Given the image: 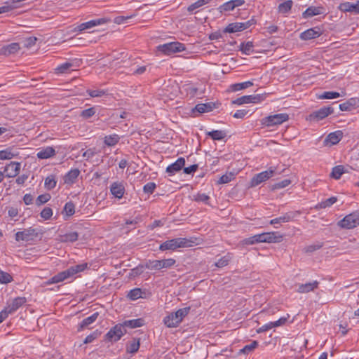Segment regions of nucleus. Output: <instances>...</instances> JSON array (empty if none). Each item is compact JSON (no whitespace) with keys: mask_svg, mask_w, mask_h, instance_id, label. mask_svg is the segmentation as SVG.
<instances>
[{"mask_svg":"<svg viewBox=\"0 0 359 359\" xmlns=\"http://www.w3.org/2000/svg\"><path fill=\"white\" fill-rule=\"evenodd\" d=\"M196 238H177L171 240H168L161 243L159 246V249L162 251L165 250H175L177 248H190L196 245L195 241Z\"/></svg>","mask_w":359,"mask_h":359,"instance_id":"nucleus-1","label":"nucleus"},{"mask_svg":"<svg viewBox=\"0 0 359 359\" xmlns=\"http://www.w3.org/2000/svg\"><path fill=\"white\" fill-rule=\"evenodd\" d=\"M190 307L180 309L176 312L171 313L165 317L163 322L168 327H176L182 319L188 315Z\"/></svg>","mask_w":359,"mask_h":359,"instance_id":"nucleus-2","label":"nucleus"},{"mask_svg":"<svg viewBox=\"0 0 359 359\" xmlns=\"http://www.w3.org/2000/svg\"><path fill=\"white\" fill-rule=\"evenodd\" d=\"M86 264H84L71 266L67 270L60 272L52 277V280L53 282H56L57 283L64 281L65 280L72 277L77 273L83 271L86 268Z\"/></svg>","mask_w":359,"mask_h":359,"instance_id":"nucleus-3","label":"nucleus"},{"mask_svg":"<svg viewBox=\"0 0 359 359\" xmlns=\"http://www.w3.org/2000/svg\"><path fill=\"white\" fill-rule=\"evenodd\" d=\"M250 24H229V25L222 31L218 30L210 34V40L219 39L222 37V33H234L243 31L249 27Z\"/></svg>","mask_w":359,"mask_h":359,"instance_id":"nucleus-4","label":"nucleus"},{"mask_svg":"<svg viewBox=\"0 0 359 359\" xmlns=\"http://www.w3.org/2000/svg\"><path fill=\"white\" fill-rule=\"evenodd\" d=\"M338 225L343 229H351L359 225V212H353L345 216L338 222Z\"/></svg>","mask_w":359,"mask_h":359,"instance_id":"nucleus-5","label":"nucleus"},{"mask_svg":"<svg viewBox=\"0 0 359 359\" xmlns=\"http://www.w3.org/2000/svg\"><path fill=\"white\" fill-rule=\"evenodd\" d=\"M158 50L166 54L170 55L172 53L182 52L185 49L184 44L180 42H170L159 45L157 47Z\"/></svg>","mask_w":359,"mask_h":359,"instance_id":"nucleus-6","label":"nucleus"},{"mask_svg":"<svg viewBox=\"0 0 359 359\" xmlns=\"http://www.w3.org/2000/svg\"><path fill=\"white\" fill-rule=\"evenodd\" d=\"M276 169L271 167L267 170L255 175L250 180V187H255L273 176Z\"/></svg>","mask_w":359,"mask_h":359,"instance_id":"nucleus-7","label":"nucleus"},{"mask_svg":"<svg viewBox=\"0 0 359 359\" xmlns=\"http://www.w3.org/2000/svg\"><path fill=\"white\" fill-rule=\"evenodd\" d=\"M289 116L287 114H278L269 116L262 120V123L268 127L282 124L287 121Z\"/></svg>","mask_w":359,"mask_h":359,"instance_id":"nucleus-8","label":"nucleus"},{"mask_svg":"<svg viewBox=\"0 0 359 359\" xmlns=\"http://www.w3.org/2000/svg\"><path fill=\"white\" fill-rule=\"evenodd\" d=\"M126 333V329L124 327V325L117 324L106 334L105 338L110 341H117Z\"/></svg>","mask_w":359,"mask_h":359,"instance_id":"nucleus-9","label":"nucleus"},{"mask_svg":"<svg viewBox=\"0 0 359 359\" xmlns=\"http://www.w3.org/2000/svg\"><path fill=\"white\" fill-rule=\"evenodd\" d=\"M259 243H280L283 241V236L278 232H267L258 234Z\"/></svg>","mask_w":359,"mask_h":359,"instance_id":"nucleus-10","label":"nucleus"},{"mask_svg":"<svg viewBox=\"0 0 359 359\" xmlns=\"http://www.w3.org/2000/svg\"><path fill=\"white\" fill-rule=\"evenodd\" d=\"M264 100V96L261 95H244L237 98L235 100L232 101V104L241 105L243 104L248 103H258Z\"/></svg>","mask_w":359,"mask_h":359,"instance_id":"nucleus-11","label":"nucleus"},{"mask_svg":"<svg viewBox=\"0 0 359 359\" xmlns=\"http://www.w3.org/2000/svg\"><path fill=\"white\" fill-rule=\"evenodd\" d=\"M301 212L299 211L288 212L284 214L283 216L273 219L270 221L271 224H276L278 223H286L290 221H293L297 217H298Z\"/></svg>","mask_w":359,"mask_h":359,"instance_id":"nucleus-12","label":"nucleus"},{"mask_svg":"<svg viewBox=\"0 0 359 359\" xmlns=\"http://www.w3.org/2000/svg\"><path fill=\"white\" fill-rule=\"evenodd\" d=\"M36 235L37 233L36 232L35 229H27L22 231H18L15 233V240L16 241H29L33 240L34 238L36 236Z\"/></svg>","mask_w":359,"mask_h":359,"instance_id":"nucleus-13","label":"nucleus"},{"mask_svg":"<svg viewBox=\"0 0 359 359\" xmlns=\"http://www.w3.org/2000/svg\"><path fill=\"white\" fill-rule=\"evenodd\" d=\"M26 302V298L23 297H18L12 300L11 303L8 304V306L4 309L6 311L7 313L9 315L16 310H18L20 307H21Z\"/></svg>","mask_w":359,"mask_h":359,"instance_id":"nucleus-14","label":"nucleus"},{"mask_svg":"<svg viewBox=\"0 0 359 359\" xmlns=\"http://www.w3.org/2000/svg\"><path fill=\"white\" fill-rule=\"evenodd\" d=\"M20 170V163L18 162H11L5 166L4 172L6 177L11 178L17 176Z\"/></svg>","mask_w":359,"mask_h":359,"instance_id":"nucleus-15","label":"nucleus"},{"mask_svg":"<svg viewBox=\"0 0 359 359\" xmlns=\"http://www.w3.org/2000/svg\"><path fill=\"white\" fill-rule=\"evenodd\" d=\"M322 34V29L320 27H316L314 28L309 29L301 33L300 38L302 40H310L320 36Z\"/></svg>","mask_w":359,"mask_h":359,"instance_id":"nucleus-16","label":"nucleus"},{"mask_svg":"<svg viewBox=\"0 0 359 359\" xmlns=\"http://www.w3.org/2000/svg\"><path fill=\"white\" fill-rule=\"evenodd\" d=\"M20 49V46L18 43H11L10 44L4 46L0 48V55L9 56L11 55L17 53Z\"/></svg>","mask_w":359,"mask_h":359,"instance_id":"nucleus-17","label":"nucleus"},{"mask_svg":"<svg viewBox=\"0 0 359 359\" xmlns=\"http://www.w3.org/2000/svg\"><path fill=\"white\" fill-rule=\"evenodd\" d=\"M334 112V109L331 107H324L318 110L314 111L313 114L310 115L311 118H315L317 120H322L324 118L327 117L330 114Z\"/></svg>","mask_w":359,"mask_h":359,"instance_id":"nucleus-18","label":"nucleus"},{"mask_svg":"<svg viewBox=\"0 0 359 359\" xmlns=\"http://www.w3.org/2000/svg\"><path fill=\"white\" fill-rule=\"evenodd\" d=\"M132 17H133V15H119V16L114 18V19L104 17V18H100L94 19V20H90L87 21L86 22L98 23V22H110L111 21H113V22H122L124 20L131 19Z\"/></svg>","mask_w":359,"mask_h":359,"instance_id":"nucleus-19","label":"nucleus"},{"mask_svg":"<svg viewBox=\"0 0 359 359\" xmlns=\"http://www.w3.org/2000/svg\"><path fill=\"white\" fill-rule=\"evenodd\" d=\"M339 9L344 12H351L355 14L359 13V0L355 3L344 2L340 4Z\"/></svg>","mask_w":359,"mask_h":359,"instance_id":"nucleus-20","label":"nucleus"},{"mask_svg":"<svg viewBox=\"0 0 359 359\" xmlns=\"http://www.w3.org/2000/svg\"><path fill=\"white\" fill-rule=\"evenodd\" d=\"M342 137V132L340 130L330 133L325 140V145H334L337 144Z\"/></svg>","mask_w":359,"mask_h":359,"instance_id":"nucleus-21","label":"nucleus"},{"mask_svg":"<svg viewBox=\"0 0 359 359\" xmlns=\"http://www.w3.org/2000/svg\"><path fill=\"white\" fill-rule=\"evenodd\" d=\"M185 160L184 158H179L175 163L168 165L166 172L170 175H173L175 172L180 171L184 165Z\"/></svg>","mask_w":359,"mask_h":359,"instance_id":"nucleus-22","label":"nucleus"},{"mask_svg":"<svg viewBox=\"0 0 359 359\" xmlns=\"http://www.w3.org/2000/svg\"><path fill=\"white\" fill-rule=\"evenodd\" d=\"M359 106V98L352 97L346 102L339 104V107L341 111H351L355 107Z\"/></svg>","mask_w":359,"mask_h":359,"instance_id":"nucleus-23","label":"nucleus"},{"mask_svg":"<svg viewBox=\"0 0 359 359\" xmlns=\"http://www.w3.org/2000/svg\"><path fill=\"white\" fill-rule=\"evenodd\" d=\"M324 8L320 6H310L302 14L303 18L306 19L315 15H321L324 13Z\"/></svg>","mask_w":359,"mask_h":359,"instance_id":"nucleus-24","label":"nucleus"},{"mask_svg":"<svg viewBox=\"0 0 359 359\" xmlns=\"http://www.w3.org/2000/svg\"><path fill=\"white\" fill-rule=\"evenodd\" d=\"M111 193L116 198H121L124 194L125 189L123 185L119 182H114L111 185Z\"/></svg>","mask_w":359,"mask_h":359,"instance_id":"nucleus-25","label":"nucleus"},{"mask_svg":"<svg viewBox=\"0 0 359 359\" xmlns=\"http://www.w3.org/2000/svg\"><path fill=\"white\" fill-rule=\"evenodd\" d=\"M80 174V170L77 168L72 169L69 171L65 176L64 181L65 184H72L75 182L78 176Z\"/></svg>","mask_w":359,"mask_h":359,"instance_id":"nucleus-26","label":"nucleus"},{"mask_svg":"<svg viewBox=\"0 0 359 359\" xmlns=\"http://www.w3.org/2000/svg\"><path fill=\"white\" fill-rule=\"evenodd\" d=\"M318 286V282L315 280L311 283H307L305 284H302L298 287V292L299 293H307L311 291H313Z\"/></svg>","mask_w":359,"mask_h":359,"instance_id":"nucleus-27","label":"nucleus"},{"mask_svg":"<svg viewBox=\"0 0 359 359\" xmlns=\"http://www.w3.org/2000/svg\"><path fill=\"white\" fill-rule=\"evenodd\" d=\"M55 155V151L52 147H47L40 150L36 156L40 159H46Z\"/></svg>","mask_w":359,"mask_h":359,"instance_id":"nucleus-28","label":"nucleus"},{"mask_svg":"<svg viewBox=\"0 0 359 359\" xmlns=\"http://www.w3.org/2000/svg\"><path fill=\"white\" fill-rule=\"evenodd\" d=\"M98 316H99L98 312H95L90 316L83 319L81 321V323H80L78 330L80 331V330L87 327L88 325H91L92 323H93L97 320Z\"/></svg>","mask_w":359,"mask_h":359,"instance_id":"nucleus-29","label":"nucleus"},{"mask_svg":"<svg viewBox=\"0 0 359 359\" xmlns=\"http://www.w3.org/2000/svg\"><path fill=\"white\" fill-rule=\"evenodd\" d=\"M79 235L75 231L66 233L59 236V241L62 243L74 242L77 241Z\"/></svg>","mask_w":359,"mask_h":359,"instance_id":"nucleus-30","label":"nucleus"},{"mask_svg":"<svg viewBox=\"0 0 359 359\" xmlns=\"http://www.w3.org/2000/svg\"><path fill=\"white\" fill-rule=\"evenodd\" d=\"M215 104L213 102L198 104L195 107V109L199 113H205L211 111L215 108Z\"/></svg>","mask_w":359,"mask_h":359,"instance_id":"nucleus-31","label":"nucleus"},{"mask_svg":"<svg viewBox=\"0 0 359 359\" xmlns=\"http://www.w3.org/2000/svg\"><path fill=\"white\" fill-rule=\"evenodd\" d=\"M140 346V339H133L129 341L126 346V351L130 353H135L138 351Z\"/></svg>","mask_w":359,"mask_h":359,"instance_id":"nucleus-32","label":"nucleus"},{"mask_svg":"<svg viewBox=\"0 0 359 359\" xmlns=\"http://www.w3.org/2000/svg\"><path fill=\"white\" fill-rule=\"evenodd\" d=\"M122 324L124 325L125 328L126 327L136 328L142 327L144 325V320L142 318L129 320L124 321Z\"/></svg>","mask_w":359,"mask_h":359,"instance_id":"nucleus-33","label":"nucleus"},{"mask_svg":"<svg viewBox=\"0 0 359 359\" xmlns=\"http://www.w3.org/2000/svg\"><path fill=\"white\" fill-rule=\"evenodd\" d=\"M344 173H346L345 167L344 165H337L332 168L330 176L334 179L339 180Z\"/></svg>","mask_w":359,"mask_h":359,"instance_id":"nucleus-34","label":"nucleus"},{"mask_svg":"<svg viewBox=\"0 0 359 359\" xmlns=\"http://www.w3.org/2000/svg\"><path fill=\"white\" fill-rule=\"evenodd\" d=\"M207 135L210 136L213 140H221L226 136V134L224 130H212L208 132Z\"/></svg>","mask_w":359,"mask_h":359,"instance_id":"nucleus-35","label":"nucleus"},{"mask_svg":"<svg viewBox=\"0 0 359 359\" xmlns=\"http://www.w3.org/2000/svg\"><path fill=\"white\" fill-rule=\"evenodd\" d=\"M120 140V137L118 135L114 134L111 135L106 136L104 137V142L107 146H114Z\"/></svg>","mask_w":359,"mask_h":359,"instance_id":"nucleus-36","label":"nucleus"},{"mask_svg":"<svg viewBox=\"0 0 359 359\" xmlns=\"http://www.w3.org/2000/svg\"><path fill=\"white\" fill-rule=\"evenodd\" d=\"M56 184L57 180L55 175H49L45 179L44 185L47 189H53L56 187Z\"/></svg>","mask_w":359,"mask_h":359,"instance_id":"nucleus-37","label":"nucleus"},{"mask_svg":"<svg viewBox=\"0 0 359 359\" xmlns=\"http://www.w3.org/2000/svg\"><path fill=\"white\" fill-rule=\"evenodd\" d=\"M96 25L97 24H80L78 26L75 27L74 29H71V32H72L73 33H76L75 34H74V36H75L77 34V33L90 29Z\"/></svg>","mask_w":359,"mask_h":359,"instance_id":"nucleus-38","label":"nucleus"},{"mask_svg":"<svg viewBox=\"0 0 359 359\" xmlns=\"http://www.w3.org/2000/svg\"><path fill=\"white\" fill-rule=\"evenodd\" d=\"M17 156L11 151V148L0 151V160H10Z\"/></svg>","mask_w":359,"mask_h":359,"instance_id":"nucleus-39","label":"nucleus"},{"mask_svg":"<svg viewBox=\"0 0 359 359\" xmlns=\"http://www.w3.org/2000/svg\"><path fill=\"white\" fill-rule=\"evenodd\" d=\"M145 267L150 270H160L161 269V260H149L146 263Z\"/></svg>","mask_w":359,"mask_h":359,"instance_id":"nucleus-40","label":"nucleus"},{"mask_svg":"<svg viewBox=\"0 0 359 359\" xmlns=\"http://www.w3.org/2000/svg\"><path fill=\"white\" fill-rule=\"evenodd\" d=\"M73 66L71 62H65L55 69L56 74H65Z\"/></svg>","mask_w":359,"mask_h":359,"instance_id":"nucleus-41","label":"nucleus"},{"mask_svg":"<svg viewBox=\"0 0 359 359\" xmlns=\"http://www.w3.org/2000/svg\"><path fill=\"white\" fill-rule=\"evenodd\" d=\"M142 295V290L140 288H135V289L131 290L129 292L128 297L132 300H136L139 298H141Z\"/></svg>","mask_w":359,"mask_h":359,"instance_id":"nucleus-42","label":"nucleus"},{"mask_svg":"<svg viewBox=\"0 0 359 359\" xmlns=\"http://www.w3.org/2000/svg\"><path fill=\"white\" fill-rule=\"evenodd\" d=\"M293 2L292 0H287L283 3H281L278 6V10L281 13H287L288 11H290L292 6Z\"/></svg>","mask_w":359,"mask_h":359,"instance_id":"nucleus-43","label":"nucleus"},{"mask_svg":"<svg viewBox=\"0 0 359 359\" xmlns=\"http://www.w3.org/2000/svg\"><path fill=\"white\" fill-rule=\"evenodd\" d=\"M212 0H198L195 3L192 4L188 7L189 11H193L196 8H198L208 3H210Z\"/></svg>","mask_w":359,"mask_h":359,"instance_id":"nucleus-44","label":"nucleus"},{"mask_svg":"<svg viewBox=\"0 0 359 359\" xmlns=\"http://www.w3.org/2000/svg\"><path fill=\"white\" fill-rule=\"evenodd\" d=\"M258 346V342L257 341H253L250 344L245 345L242 349H241L240 352L248 354L251 351H252L255 348H256Z\"/></svg>","mask_w":359,"mask_h":359,"instance_id":"nucleus-45","label":"nucleus"},{"mask_svg":"<svg viewBox=\"0 0 359 359\" xmlns=\"http://www.w3.org/2000/svg\"><path fill=\"white\" fill-rule=\"evenodd\" d=\"M253 43L252 41L242 43L241 44V50L245 55H249L252 51Z\"/></svg>","mask_w":359,"mask_h":359,"instance_id":"nucleus-46","label":"nucleus"},{"mask_svg":"<svg viewBox=\"0 0 359 359\" xmlns=\"http://www.w3.org/2000/svg\"><path fill=\"white\" fill-rule=\"evenodd\" d=\"M235 177V174L233 172H229L223 175L219 180L218 183L219 184H226L231 182Z\"/></svg>","mask_w":359,"mask_h":359,"instance_id":"nucleus-47","label":"nucleus"},{"mask_svg":"<svg viewBox=\"0 0 359 359\" xmlns=\"http://www.w3.org/2000/svg\"><path fill=\"white\" fill-rule=\"evenodd\" d=\"M340 96V94L337 92L333 91H327L324 92L322 95L319 96L320 99H334L337 98Z\"/></svg>","mask_w":359,"mask_h":359,"instance_id":"nucleus-48","label":"nucleus"},{"mask_svg":"<svg viewBox=\"0 0 359 359\" xmlns=\"http://www.w3.org/2000/svg\"><path fill=\"white\" fill-rule=\"evenodd\" d=\"M337 201V198L336 197H330L321 203H319V207L320 208H326L327 207L331 206L332 204H334Z\"/></svg>","mask_w":359,"mask_h":359,"instance_id":"nucleus-49","label":"nucleus"},{"mask_svg":"<svg viewBox=\"0 0 359 359\" xmlns=\"http://www.w3.org/2000/svg\"><path fill=\"white\" fill-rule=\"evenodd\" d=\"M231 259V256L229 255V254H228L227 255L222 257L221 259H219L216 263H215V266L217 267H219V268H222V267H224L226 265L229 264V260Z\"/></svg>","mask_w":359,"mask_h":359,"instance_id":"nucleus-50","label":"nucleus"},{"mask_svg":"<svg viewBox=\"0 0 359 359\" xmlns=\"http://www.w3.org/2000/svg\"><path fill=\"white\" fill-rule=\"evenodd\" d=\"M13 280L12 276L6 272L0 271V283H8Z\"/></svg>","mask_w":359,"mask_h":359,"instance_id":"nucleus-51","label":"nucleus"},{"mask_svg":"<svg viewBox=\"0 0 359 359\" xmlns=\"http://www.w3.org/2000/svg\"><path fill=\"white\" fill-rule=\"evenodd\" d=\"M16 7L17 6L13 5L11 1L6 2L3 6L0 7V14L7 13Z\"/></svg>","mask_w":359,"mask_h":359,"instance_id":"nucleus-52","label":"nucleus"},{"mask_svg":"<svg viewBox=\"0 0 359 359\" xmlns=\"http://www.w3.org/2000/svg\"><path fill=\"white\" fill-rule=\"evenodd\" d=\"M291 184V180L289 179L283 180L281 182H277L272 186V189H279L287 187Z\"/></svg>","mask_w":359,"mask_h":359,"instance_id":"nucleus-53","label":"nucleus"},{"mask_svg":"<svg viewBox=\"0 0 359 359\" xmlns=\"http://www.w3.org/2000/svg\"><path fill=\"white\" fill-rule=\"evenodd\" d=\"M50 199V195L49 194H41L36 198V203L37 205H41L46 203Z\"/></svg>","mask_w":359,"mask_h":359,"instance_id":"nucleus-54","label":"nucleus"},{"mask_svg":"<svg viewBox=\"0 0 359 359\" xmlns=\"http://www.w3.org/2000/svg\"><path fill=\"white\" fill-rule=\"evenodd\" d=\"M143 273V266H139L130 270L128 276L130 278H135Z\"/></svg>","mask_w":359,"mask_h":359,"instance_id":"nucleus-55","label":"nucleus"},{"mask_svg":"<svg viewBox=\"0 0 359 359\" xmlns=\"http://www.w3.org/2000/svg\"><path fill=\"white\" fill-rule=\"evenodd\" d=\"M323 243H317L313 245H310L304 248V251L305 252L307 253H311L316 250L320 249L323 247Z\"/></svg>","mask_w":359,"mask_h":359,"instance_id":"nucleus-56","label":"nucleus"},{"mask_svg":"<svg viewBox=\"0 0 359 359\" xmlns=\"http://www.w3.org/2000/svg\"><path fill=\"white\" fill-rule=\"evenodd\" d=\"M252 85H253V83L252 81H245L243 83H236L233 86V88L234 90H240L242 89L247 88L250 86H252Z\"/></svg>","mask_w":359,"mask_h":359,"instance_id":"nucleus-57","label":"nucleus"},{"mask_svg":"<svg viewBox=\"0 0 359 359\" xmlns=\"http://www.w3.org/2000/svg\"><path fill=\"white\" fill-rule=\"evenodd\" d=\"M64 210L65 211L67 215H73L75 212L74 203L72 202L67 203L65 205Z\"/></svg>","mask_w":359,"mask_h":359,"instance_id":"nucleus-58","label":"nucleus"},{"mask_svg":"<svg viewBox=\"0 0 359 359\" xmlns=\"http://www.w3.org/2000/svg\"><path fill=\"white\" fill-rule=\"evenodd\" d=\"M258 236V234H257L250 238H245L242 241V243L243 245H253L255 243H259Z\"/></svg>","mask_w":359,"mask_h":359,"instance_id":"nucleus-59","label":"nucleus"},{"mask_svg":"<svg viewBox=\"0 0 359 359\" xmlns=\"http://www.w3.org/2000/svg\"><path fill=\"white\" fill-rule=\"evenodd\" d=\"M87 93L92 97H102L106 95V91L103 90H88Z\"/></svg>","mask_w":359,"mask_h":359,"instance_id":"nucleus-60","label":"nucleus"},{"mask_svg":"<svg viewBox=\"0 0 359 359\" xmlns=\"http://www.w3.org/2000/svg\"><path fill=\"white\" fill-rule=\"evenodd\" d=\"M175 264V260L172 258L161 260V269L169 268V267L173 266Z\"/></svg>","mask_w":359,"mask_h":359,"instance_id":"nucleus-61","label":"nucleus"},{"mask_svg":"<svg viewBox=\"0 0 359 359\" xmlns=\"http://www.w3.org/2000/svg\"><path fill=\"white\" fill-rule=\"evenodd\" d=\"M37 41L36 37L31 36L25 39L23 41L24 46L29 48L34 46Z\"/></svg>","mask_w":359,"mask_h":359,"instance_id":"nucleus-62","label":"nucleus"},{"mask_svg":"<svg viewBox=\"0 0 359 359\" xmlns=\"http://www.w3.org/2000/svg\"><path fill=\"white\" fill-rule=\"evenodd\" d=\"M95 114L94 107H90L81 111V116L85 118H88Z\"/></svg>","mask_w":359,"mask_h":359,"instance_id":"nucleus-63","label":"nucleus"},{"mask_svg":"<svg viewBox=\"0 0 359 359\" xmlns=\"http://www.w3.org/2000/svg\"><path fill=\"white\" fill-rule=\"evenodd\" d=\"M53 215V210L50 208L46 207L41 212V217L44 219H49Z\"/></svg>","mask_w":359,"mask_h":359,"instance_id":"nucleus-64","label":"nucleus"}]
</instances>
